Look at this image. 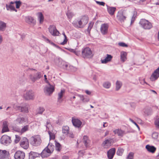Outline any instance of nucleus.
Returning <instances> with one entry per match:
<instances>
[{"label":"nucleus","mask_w":159,"mask_h":159,"mask_svg":"<svg viewBox=\"0 0 159 159\" xmlns=\"http://www.w3.org/2000/svg\"><path fill=\"white\" fill-rule=\"evenodd\" d=\"M51 153L45 148L40 154V155L43 158L47 157L49 156Z\"/></svg>","instance_id":"nucleus-18"},{"label":"nucleus","mask_w":159,"mask_h":159,"mask_svg":"<svg viewBox=\"0 0 159 159\" xmlns=\"http://www.w3.org/2000/svg\"><path fill=\"white\" fill-rule=\"evenodd\" d=\"M30 143L34 146H38L40 145L41 140L39 135L32 137L30 138Z\"/></svg>","instance_id":"nucleus-6"},{"label":"nucleus","mask_w":159,"mask_h":159,"mask_svg":"<svg viewBox=\"0 0 159 159\" xmlns=\"http://www.w3.org/2000/svg\"><path fill=\"white\" fill-rule=\"evenodd\" d=\"M35 158L34 157V156L32 155V153L30 152L29 153V159H34Z\"/></svg>","instance_id":"nucleus-57"},{"label":"nucleus","mask_w":159,"mask_h":159,"mask_svg":"<svg viewBox=\"0 0 159 159\" xmlns=\"http://www.w3.org/2000/svg\"><path fill=\"white\" fill-rule=\"evenodd\" d=\"M61 64H62V66L61 65L59 64L58 65L59 66L63 68L64 69H66V68L68 66V65L64 62H61Z\"/></svg>","instance_id":"nucleus-47"},{"label":"nucleus","mask_w":159,"mask_h":159,"mask_svg":"<svg viewBox=\"0 0 159 159\" xmlns=\"http://www.w3.org/2000/svg\"><path fill=\"white\" fill-rule=\"evenodd\" d=\"M109 25L108 24L105 23L101 25L100 27V31L103 35H105L108 32Z\"/></svg>","instance_id":"nucleus-13"},{"label":"nucleus","mask_w":159,"mask_h":159,"mask_svg":"<svg viewBox=\"0 0 159 159\" xmlns=\"http://www.w3.org/2000/svg\"><path fill=\"white\" fill-rule=\"evenodd\" d=\"M116 8L115 7L107 6V10L109 13L111 15L114 14Z\"/></svg>","instance_id":"nucleus-26"},{"label":"nucleus","mask_w":159,"mask_h":159,"mask_svg":"<svg viewBox=\"0 0 159 159\" xmlns=\"http://www.w3.org/2000/svg\"><path fill=\"white\" fill-rule=\"evenodd\" d=\"M85 93L88 95H90L91 94V92L88 90H86L85 91Z\"/></svg>","instance_id":"nucleus-63"},{"label":"nucleus","mask_w":159,"mask_h":159,"mask_svg":"<svg viewBox=\"0 0 159 159\" xmlns=\"http://www.w3.org/2000/svg\"><path fill=\"white\" fill-rule=\"evenodd\" d=\"M65 90L64 89L61 90V92L58 93V102L59 103H61L62 100L61 99L63 97V94L64 93Z\"/></svg>","instance_id":"nucleus-28"},{"label":"nucleus","mask_w":159,"mask_h":159,"mask_svg":"<svg viewBox=\"0 0 159 159\" xmlns=\"http://www.w3.org/2000/svg\"><path fill=\"white\" fill-rule=\"evenodd\" d=\"M43 76V74L41 72L37 71L29 75V79L32 82L34 83L39 80Z\"/></svg>","instance_id":"nucleus-2"},{"label":"nucleus","mask_w":159,"mask_h":159,"mask_svg":"<svg viewBox=\"0 0 159 159\" xmlns=\"http://www.w3.org/2000/svg\"><path fill=\"white\" fill-rule=\"evenodd\" d=\"M93 22H90L89 24V26L88 28V32L89 34H90L91 30L93 27Z\"/></svg>","instance_id":"nucleus-44"},{"label":"nucleus","mask_w":159,"mask_h":159,"mask_svg":"<svg viewBox=\"0 0 159 159\" xmlns=\"http://www.w3.org/2000/svg\"><path fill=\"white\" fill-rule=\"evenodd\" d=\"M20 146L25 149H27L29 147L28 139L25 137L23 138L20 142Z\"/></svg>","instance_id":"nucleus-11"},{"label":"nucleus","mask_w":159,"mask_h":159,"mask_svg":"<svg viewBox=\"0 0 159 159\" xmlns=\"http://www.w3.org/2000/svg\"><path fill=\"white\" fill-rule=\"evenodd\" d=\"M20 140V138L18 135H16V139L15 140V142L16 143H18Z\"/></svg>","instance_id":"nucleus-54"},{"label":"nucleus","mask_w":159,"mask_h":159,"mask_svg":"<svg viewBox=\"0 0 159 159\" xmlns=\"http://www.w3.org/2000/svg\"><path fill=\"white\" fill-rule=\"evenodd\" d=\"M118 45L122 47H128V45L127 44H125V43L123 42H120L118 43Z\"/></svg>","instance_id":"nucleus-52"},{"label":"nucleus","mask_w":159,"mask_h":159,"mask_svg":"<svg viewBox=\"0 0 159 159\" xmlns=\"http://www.w3.org/2000/svg\"><path fill=\"white\" fill-rule=\"evenodd\" d=\"M81 53L82 56L84 58H90L92 57L93 55L91 49L89 47L84 48Z\"/></svg>","instance_id":"nucleus-4"},{"label":"nucleus","mask_w":159,"mask_h":159,"mask_svg":"<svg viewBox=\"0 0 159 159\" xmlns=\"http://www.w3.org/2000/svg\"><path fill=\"white\" fill-rule=\"evenodd\" d=\"M24 97L27 100H33L34 98V93L32 90L28 91L24 94Z\"/></svg>","instance_id":"nucleus-8"},{"label":"nucleus","mask_w":159,"mask_h":159,"mask_svg":"<svg viewBox=\"0 0 159 159\" xmlns=\"http://www.w3.org/2000/svg\"><path fill=\"white\" fill-rule=\"evenodd\" d=\"M46 125V127L47 129H49V128L51 126L49 120H47Z\"/></svg>","instance_id":"nucleus-53"},{"label":"nucleus","mask_w":159,"mask_h":159,"mask_svg":"<svg viewBox=\"0 0 159 159\" xmlns=\"http://www.w3.org/2000/svg\"><path fill=\"white\" fill-rule=\"evenodd\" d=\"M89 142V140H84V143L85 145V146L86 147L87 146Z\"/></svg>","instance_id":"nucleus-58"},{"label":"nucleus","mask_w":159,"mask_h":159,"mask_svg":"<svg viewBox=\"0 0 159 159\" xmlns=\"http://www.w3.org/2000/svg\"><path fill=\"white\" fill-rule=\"evenodd\" d=\"M48 133L49 135L50 139L53 140L55 138V135L53 133H52L50 131H48Z\"/></svg>","instance_id":"nucleus-46"},{"label":"nucleus","mask_w":159,"mask_h":159,"mask_svg":"<svg viewBox=\"0 0 159 159\" xmlns=\"http://www.w3.org/2000/svg\"><path fill=\"white\" fill-rule=\"evenodd\" d=\"M44 111L45 109L43 107H39L37 109V114H42Z\"/></svg>","instance_id":"nucleus-38"},{"label":"nucleus","mask_w":159,"mask_h":159,"mask_svg":"<svg viewBox=\"0 0 159 159\" xmlns=\"http://www.w3.org/2000/svg\"><path fill=\"white\" fill-rule=\"evenodd\" d=\"M69 131V127L67 126H64L62 127V133L66 134H67Z\"/></svg>","instance_id":"nucleus-35"},{"label":"nucleus","mask_w":159,"mask_h":159,"mask_svg":"<svg viewBox=\"0 0 159 159\" xmlns=\"http://www.w3.org/2000/svg\"><path fill=\"white\" fill-rule=\"evenodd\" d=\"M127 16V14L126 11L121 10L118 12L116 18L118 20L122 22H124L126 20Z\"/></svg>","instance_id":"nucleus-3"},{"label":"nucleus","mask_w":159,"mask_h":159,"mask_svg":"<svg viewBox=\"0 0 159 159\" xmlns=\"http://www.w3.org/2000/svg\"><path fill=\"white\" fill-rule=\"evenodd\" d=\"M9 154V152L6 150H0V159H7Z\"/></svg>","instance_id":"nucleus-15"},{"label":"nucleus","mask_w":159,"mask_h":159,"mask_svg":"<svg viewBox=\"0 0 159 159\" xmlns=\"http://www.w3.org/2000/svg\"><path fill=\"white\" fill-rule=\"evenodd\" d=\"M62 34L64 35L65 38H64V39L63 41L61 43V44L63 45L65 44H66L67 43V39L66 36L65 35V33L64 32H63L62 33Z\"/></svg>","instance_id":"nucleus-45"},{"label":"nucleus","mask_w":159,"mask_h":159,"mask_svg":"<svg viewBox=\"0 0 159 159\" xmlns=\"http://www.w3.org/2000/svg\"><path fill=\"white\" fill-rule=\"evenodd\" d=\"M122 85V84L121 81L117 80L116 83V90L118 91L121 88Z\"/></svg>","instance_id":"nucleus-32"},{"label":"nucleus","mask_w":159,"mask_h":159,"mask_svg":"<svg viewBox=\"0 0 159 159\" xmlns=\"http://www.w3.org/2000/svg\"><path fill=\"white\" fill-rule=\"evenodd\" d=\"M48 30L50 33L53 36H58L59 34V32L54 25H50L48 28Z\"/></svg>","instance_id":"nucleus-9"},{"label":"nucleus","mask_w":159,"mask_h":159,"mask_svg":"<svg viewBox=\"0 0 159 159\" xmlns=\"http://www.w3.org/2000/svg\"><path fill=\"white\" fill-rule=\"evenodd\" d=\"M88 16L84 15L82 16L78 20L74 21L72 23V24L75 27L83 28L88 23Z\"/></svg>","instance_id":"nucleus-1"},{"label":"nucleus","mask_w":159,"mask_h":159,"mask_svg":"<svg viewBox=\"0 0 159 159\" xmlns=\"http://www.w3.org/2000/svg\"><path fill=\"white\" fill-rule=\"evenodd\" d=\"M55 149L57 151L59 152L61 149V146L59 143L55 141Z\"/></svg>","instance_id":"nucleus-37"},{"label":"nucleus","mask_w":159,"mask_h":159,"mask_svg":"<svg viewBox=\"0 0 159 159\" xmlns=\"http://www.w3.org/2000/svg\"><path fill=\"white\" fill-rule=\"evenodd\" d=\"M66 14L68 17L70 19H71L74 15L72 12L70 11L67 12Z\"/></svg>","instance_id":"nucleus-48"},{"label":"nucleus","mask_w":159,"mask_h":159,"mask_svg":"<svg viewBox=\"0 0 159 159\" xmlns=\"http://www.w3.org/2000/svg\"><path fill=\"white\" fill-rule=\"evenodd\" d=\"M15 2L16 4V9L19 8L22 4L20 0H16L15 1Z\"/></svg>","instance_id":"nucleus-42"},{"label":"nucleus","mask_w":159,"mask_h":159,"mask_svg":"<svg viewBox=\"0 0 159 159\" xmlns=\"http://www.w3.org/2000/svg\"><path fill=\"white\" fill-rule=\"evenodd\" d=\"M78 96L80 98V100L84 102H88L89 101V98L86 96H84L81 95H79Z\"/></svg>","instance_id":"nucleus-33"},{"label":"nucleus","mask_w":159,"mask_h":159,"mask_svg":"<svg viewBox=\"0 0 159 159\" xmlns=\"http://www.w3.org/2000/svg\"><path fill=\"white\" fill-rule=\"evenodd\" d=\"M152 138L157 141H159V134L157 133H153L152 135Z\"/></svg>","instance_id":"nucleus-36"},{"label":"nucleus","mask_w":159,"mask_h":159,"mask_svg":"<svg viewBox=\"0 0 159 159\" xmlns=\"http://www.w3.org/2000/svg\"><path fill=\"white\" fill-rule=\"evenodd\" d=\"M31 153H32V155H33V156H34V157L35 158L39 157L40 155V154L37 152L32 151H31Z\"/></svg>","instance_id":"nucleus-51"},{"label":"nucleus","mask_w":159,"mask_h":159,"mask_svg":"<svg viewBox=\"0 0 159 159\" xmlns=\"http://www.w3.org/2000/svg\"><path fill=\"white\" fill-rule=\"evenodd\" d=\"M49 85V86L46 87L44 89V91L45 92V91L48 93L49 94L52 93L54 90V87L51 85L49 83H48Z\"/></svg>","instance_id":"nucleus-17"},{"label":"nucleus","mask_w":159,"mask_h":159,"mask_svg":"<svg viewBox=\"0 0 159 159\" xmlns=\"http://www.w3.org/2000/svg\"><path fill=\"white\" fill-rule=\"evenodd\" d=\"M96 2L97 3L98 5H101V6H104L105 4V3L104 2H99V1H96Z\"/></svg>","instance_id":"nucleus-56"},{"label":"nucleus","mask_w":159,"mask_h":159,"mask_svg":"<svg viewBox=\"0 0 159 159\" xmlns=\"http://www.w3.org/2000/svg\"><path fill=\"white\" fill-rule=\"evenodd\" d=\"M116 149L114 148L110 149L107 152V156L109 159H112L115 153Z\"/></svg>","instance_id":"nucleus-16"},{"label":"nucleus","mask_w":159,"mask_h":159,"mask_svg":"<svg viewBox=\"0 0 159 159\" xmlns=\"http://www.w3.org/2000/svg\"><path fill=\"white\" fill-rule=\"evenodd\" d=\"M135 17L136 16H134V15L133 16L131 20V24L134 23L135 20Z\"/></svg>","instance_id":"nucleus-61"},{"label":"nucleus","mask_w":159,"mask_h":159,"mask_svg":"<svg viewBox=\"0 0 159 159\" xmlns=\"http://www.w3.org/2000/svg\"><path fill=\"white\" fill-rule=\"evenodd\" d=\"M6 7L7 11H14L16 12H17V10L16 9L15 7L12 5L6 4Z\"/></svg>","instance_id":"nucleus-25"},{"label":"nucleus","mask_w":159,"mask_h":159,"mask_svg":"<svg viewBox=\"0 0 159 159\" xmlns=\"http://www.w3.org/2000/svg\"><path fill=\"white\" fill-rule=\"evenodd\" d=\"M2 133L8 131L9 130L8 125H7V122L6 121H3L2 125Z\"/></svg>","instance_id":"nucleus-23"},{"label":"nucleus","mask_w":159,"mask_h":159,"mask_svg":"<svg viewBox=\"0 0 159 159\" xmlns=\"http://www.w3.org/2000/svg\"><path fill=\"white\" fill-rule=\"evenodd\" d=\"M38 18L40 24L42 23L44 20L43 16L42 13L40 12L39 13Z\"/></svg>","instance_id":"nucleus-40"},{"label":"nucleus","mask_w":159,"mask_h":159,"mask_svg":"<svg viewBox=\"0 0 159 159\" xmlns=\"http://www.w3.org/2000/svg\"><path fill=\"white\" fill-rule=\"evenodd\" d=\"M154 123L156 127L157 128H159V118L156 120Z\"/></svg>","instance_id":"nucleus-50"},{"label":"nucleus","mask_w":159,"mask_h":159,"mask_svg":"<svg viewBox=\"0 0 159 159\" xmlns=\"http://www.w3.org/2000/svg\"><path fill=\"white\" fill-rule=\"evenodd\" d=\"M147 150L149 152L153 153L156 150V148L154 146L147 145L145 147Z\"/></svg>","instance_id":"nucleus-24"},{"label":"nucleus","mask_w":159,"mask_h":159,"mask_svg":"<svg viewBox=\"0 0 159 159\" xmlns=\"http://www.w3.org/2000/svg\"><path fill=\"white\" fill-rule=\"evenodd\" d=\"M111 84L110 82L109 81H106L104 82L103 84V87L106 89H109V88L111 86Z\"/></svg>","instance_id":"nucleus-39"},{"label":"nucleus","mask_w":159,"mask_h":159,"mask_svg":"<svg viewBox=\"0 0 159 159\" xmlns=\"http://www.w3.org/2000/svg\"><path fill=\"white\" fill-rule=\"evenodd\" d=\"M111 139H108L106 140L102 143V146L104 148H108L109 146H110L111 145Z\"/></svg>","instance_id":"nucleus-22"},{"label":"nucleus","mask_w":159,"mask_h":159,"mask_svg":"<svg viewBox=\"0 0 159 159\" xmlns=\"http://www.w3.org/2000/svg\"><path fill=\"white\" fill-rule=\"evenodd\" d=\"M29 126L28 125L24 126L21 129L20 132L21 133H23L25 132L28 130Z\"/></svg>","instance_id":"nucleus-41"},{"label":"nucleus","mask_w":159,"mask_h":159,"mask_svg":"<svg viewBox=\"0 0 159 159\" xmlns=\"http://www.w3.org/2000/svg\"><path fill=\"white\" fill-rule=\"evenodd\" d=\"M139 23L141 26L145 29H150L152 26L151 23L145 19H141Z\"/></svg>","instance_id":"nucleus-5"},{"label":"nucleus","mask_w":159,"mask_h":159,"mask_svg":"<svg viewBox=\"0 0 159 159\" xmlns=\"http://www.w3.org/2000/svg\"><path fill=\"white\" fill-rule=\"evenodd\" d=\"M20 111L21 112L28 113L29 112L28 105H26L24 107H21Z\"/></svg>","instance_id":"nucleus-34"},{"label":"nucleus","mask_w":159,"mask_h":159,"mask_svg":"<svg viewBox=\"0 0 159 159\" xmlns=\"http://www.w3.org/2000/svg\"><path fill=\"white\" fill-rule=\"evenodd\" d=\"M112 58V56L108 54L106 55V57L103 60H101V61L102 63L106 64L107 62L110 61Z\"/></svg>","instance_id":"nucleus-20"},{"label":"nucleus","mask_w":159,"mask_h":159,"mask_svg":"<svg viewBox=\"0 0 159 159\" xmlns=\"http://www.w3.org/2000/svg\"><path fill=\"white\" fill-rule=\"evenodd\" d=\"M113 132L115 134H117L118 136H122L125 134V131L120 129H116L113 131Z\"/></svg>","instance_id":"nucleus-29"},{"label":"nucleus","mask_w":159,"mask_h":159,"mask_svg":"<svg viewBox=\"0 0 159 159\" xmlns=\"http://www.w3.org/2000/svg\"><path fill=\"white\" fill-rule=\"evenodd\" d=\"M133 156L134 153L130 152L129 153L126 159H133Z\"/></svg>","instance_id":"nucleus-49"},{"label":"nucleus","mask_w":159,"mask_h":159,"mask_svg":"<svg viewBox=\"0 0 159 159\" xmlns=\"http://www.w3.org/2000/svg\"><path fill=\"white\" fill-rule=\"evenodd\" d=\"M13 129L14 131L17 132H19L20 131V129L19 128L16 127H13Z\"/></svg>","instance_id":"nucleus-60"},{"label":"nucleus","mask_w":159,"mask_h":159,"mask_svg":"<svg viewBox=\"0 0 159 159\" xmlns=\"http://www.w3.org/2000/svg\"><path fill=\"white\" fill-rule=\"evenodd\" d=\"M20 115H19L18 116L16 121L19 124H22L26 122L27 121V119L26 118L21 117Z\"/></svg>","instance_id":"nucleus-21"},{"label":"nucleus","mask_w":159,"mask_h":159,"mask_svg":"<svg viewBox=\"0 0 159 159\" xmlns=\"http://www.w3.org/2000/svg\"><path fill=\"white\" fill-rule=\"evenodd\" d=\"M135 17L136 16H134V15L133 16L131 20V24L134 23L135 20Z\"/></svg>","instance_id":"nucleus-62"},{"label":"nucleus","mask_w":159,"mask_h":159,"mask_svg":"<svg viewBox=\"0 0 159 159\" xmlns=\"http://www.w3.org/2000/svg\"><path fill=\"white\" fill-rule=\"evenodd\" d=\"M45 148L48 150L51 154L54 150V146L51 143H49L48 146Z\"/></svg>","instance_id":"nucleus-30"},{"label":"nucleus","mask_w":159,"mask_h":159,"mask_svg":"<svg viewBox=\"0 0 159 159\" xmlns=\"http://www.w3.org/2000/svg\"><path fill=\"white\" fill-rule=\"evenodd\" d=\"M124 151V150L123 148H119L117 151L116 154L119 156H121Z\"/></svg>","instance_id":"nucleus-43"},{"label":"nucleus","mask_w":159,"mask_h":159,"mask_svg":"<svg viewBox=\"0 0 159 159\" xmlns=\"http://www.w3.org/2000/svg\"><path fill=\"white\" fill-rule=\"evenodd\" d=\"M46 39L48 41V42L49 43H50L51 44L53 45L54 46H55V45L56 44H55V43H54L53 42H52L50 40L48 39Z\"/></svg>","instance_id":"nucleus-59"},{"label":"nucleus","mask_w":159,"mask_h":159,"mask_svg":"<svg viewBox=\"0 0 159 159\" xmlns=\"http://www.w3.org/2000/svg\"><path fill=\"white\" fill-rule=\"evenodd\" d=\"M11 142V138L7 135H3L0 139L1 143L6 146L9 144Z\"/></svg>","instance_id":"nucleus-7"},{"label":"nucleus","mask_w":159,"mask_h":159,"mask_svg":"<svg viewBox=\"0 0 159 159\" xmlns=\"http://www.w3.org/2000/svg\"><path fill=\"white\" fill-rule=\"evenodd\" d=\"M127 53L124 51H122L120 52V60L121 61L124 62L127 59Z\"/></svg>","instance_id":"nucleus-27"},{"label":"nucleus","mask_w":159,"mask_h":159,"mask_svg":"<svg viewBox=\"0 0 159 159\" xmlns=\"http://www.w3.org/2000/svg\"><path fill=\"white\" fill-rule=\"evenodd\" d=\"M25 22L30 24L34 25L36 22V21L32 17L30 16H26L25 18Z\"/></svg>","instance_id":"nucleus-14"},{"label":"nucleus","mask_w":159,"mask_h":159,"mask_svg":"<svg viewBox=\"0 0 159 159\" xmlns=\"http://www.w3.org/2000/svg\"><path fill=\"white\" fill-rule=\"evenodd\" d=\"M6 28V24L4 22L0 20V31H4Z\"/></svg>","instance_id":"nucleus-31"},{"label":"nucleus","mask_w":159,"mask_h":159,"mask_svg":"<svg viewBox=\"0 0 159 159\" xmlns=\"http://www.w3.org/2000/svg\"><path fill=\"white\" fill-rule=\"evenodd\" d=\"M20 106H17L15 105H13V108L15 109L16 111L20 110Z\"/></svg>","instance_id":"nucleus-55"},{"label":"nucleus","mask_w":159,"mask_h":159,"mask_svg":"<svg viewBox=\"0 0 159 159\" xmlns=\"http://www.w3.org/2000/svg\"><path fill=\"white\" fill-rule=\"evenodd\" d=\"M159 77V66L152 73L150 77V80L152 81L157 80Z\"/></svg>","instance_id":"nucleus-10"},{"label":"nucleus","mask_w":159,"mask_h":159,"mask_svg":"<svg viewBox=\"0 0 159 159\" xmlns=\"http://www.w3.org/2000/svg\"><path fill=\"white\" fill-rule=\"evenodd\" d=\"M72 122L73 125L77 128L80 127L82 124V122L78 119L72 118Z\"/></svg>","instance_id":"nucleus-19"},{"label":"nucleus","mask_w":159,"mask_h":159,"mask_svg":"<svg viewBox=\"0 0 159 159\" xmlns=\"http://www.w3.org/2000/svg\"><path fill=\"white\" fill-rule=\"evenodd\" d=\"M25 156V153L20 151H16L14 154V158L15 159H24Z\"/></svg>","instance_id":"nucleus-12"},{"label":"nucleus","mask_w":159,"mask_h":159,"mask_svg":"<svg viewBox=\"0 0 159 159\" xmlns=\"http://www.w3.org/2000/svg\"><path fill=\"white\" fill-rule=\"evenodd\" d=\"M75 54L77 56H79L80 54V51H75Z\"/></svg>","instance_id":"nucleus-64"}]
</instances>
